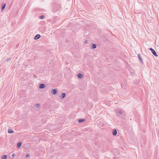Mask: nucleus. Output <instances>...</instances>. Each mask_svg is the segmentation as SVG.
<instances>
[{"label": "nucleus", "mask_w": 159, "mask_h": 159, "mask_svg": "<svg viewBox=\"0 0 159 159\" xmlns=\"http://www.w3.org/2000/svg\"><path fill=\"white\" fill-rule=\"evenodd\" d=\"M61 6L60 5H57L54 6L52 9V11L53 12H56L59 11L61 8Z\"/></svg>", "instance_id": "obj_1"}, {"label": "nucleus", "mask_w": 159, "mask_h": 159, "mask_svg": "<svg viewBox=\"0 0 159 159\" xmlns=\"http://www.w3.org/2000/svg\"><path fill=\"white\" fill-rule=\"evenodd\" d=\"M115 112L116 113H117L119 115H121L122 114V111L120 110V109H115Z\"/></svg>", "instance_id": "obj_2"}, {"label": "nucleus", "mask_w": 159, "mask_h": 159, "mask_svg": "<svg viewBox=\"0 0 159 159\" xmlns=\"http://www.w3.org/2000/svg\"><path fill=\"white\" fill-rule=\"evenodd\" d=\"M149 50L151 51L152 52L154 56L156 57H157L158 56V55L157 54L155 50L152 49V48H149Z\"/></svg>", "instance_id": "obj_3"}, {"label": "nucleus", "mask_w": 159, "mask_h": 159, "mask_svg": "<svg viewBox=\"0 0 159 159\" xmlns=\"http://www.w3.org/2000/svg\"><path fill=\"white\" fill-rule=\"evenodd\" d=\"M57 89H53L52 90L51 93L53 95H56L57 93Z\"/></svg>", "instance_id": "obj_4"}, {"label": "nucleus", "mask_w": 159, "mask_h": 159, "mask_svg": "<svg viewBox=\"0 0 159 159\" xmlns=\"http://www.w3.org/2000/svg\"><path fill=\"white\" fill-rule=\"evenodd\" d=\"M45 84H41L39 85V88L41 89L44 88L45 87Z\"/></svg>", "instance_id": "obj_5"}, {"label": "nucleus", "mask_w": 159, "mask_h": 159, "mask_svg": "<svg viewBox=\"0 0 159 159\" xmlns=\"http://www.w3.org/2000/svg\"><path fill=\"white\" fill-rule=\"evenodd\" d=\"M117 134V131L116 129H114L113 130L112 134L114 136H115Z\"/></svg>", "instance_id": "obj_6"}, {"label": "nucleus", "mask_w": 159, "mask_h": 159, "mask_svg": "<svg viewBox=\"0 0 159 159\" xmlns=\"http://www.w3.org/2000/svg\"><path fill=\"white\" fill-rule=\"evenodd\" d=\"M41 37V36L39 34H36L34 37V39L35 40H37L39 39Z\"/></svg>", "instance_id": "obj_7"}, {"label": "nucleus", "mask_w": 159, "mask_h": 159, "mask_svg": "<svg viewBox=\"0 0 159 159\" xmlns=\"http://www.w3.org/2000/svg\"><path fill=\"white\" fill-rule=\"evenodd\" d=\"M138 58H139V60L140 61V62H141L142 64H143V61L142 60V58L141 57V56L139 54H138Z\"/></svg>", "instance_id": "obj_8"}, {"label": "nucleus", "mask_w": 159, "mask_h": 159, "mask_svg": "<svg viewBox=\"0 0 159 159\" xmlns=\"http://www.w3.org/2000/svg\"><path fill=\"white\" fill-rule=\"evenodd\" d=\"M66 96V94L65 93H62L61 96L60 97L62 99L63 98H64Z\"/></svg>", "instance_id": "obj_9"}, {"label": "nucleus", "mask_w": 159, "mask_h": 159, "mask_svg": "<svg viewBox=\"0 0 159 159\" xmlns=\"http://www.w3.org/2000/svg\"><path fill=\"white\" fill-rule=\"evenodd\" d=\"M83 76V75L81 73H79L77 75V77L80 79H81Z\"/></svg>", "instance_id": "obj_10"}, {"label": "nucleus", "mask_w": 159, "mask_h": 159, "mask_svg": "<svg viewBox=\"0 0 159 159\" xmlns=\"http://www.w3.org/2000/svg\"><path fill=\"white\" fill-rule=\"evenodd\" d=\"M22 144V142H20L18 143L17 145V147L18 148H19L20 147Z\"/></svg>", "instance_id": "obj_11"}, {"label": "nucleus", "mask_w": 159, "mask_h": 159, "mask_svg": "<svg viewBox=\"0 0 159 159\" xmlns=\"http://www.w3.org/2000/svg\"><path fill=\"white\" fill-rule=\"evenodd\" d=\"M97 47V46L96 44L93 43L92 44L91 48L93 49L96 48Z\"/></svg>", "instance_id": "obj_12"}, {"label": "nucleus", "mask_w": 159, "mask_h": 159, "mask_svg": "<svg viewBox=\"0 0 159 159\" xmlns=\"http://www.w3.org/2000/svg\"><path fill=\"white\" fill-rule=\"evenodd\" d=\"M84 120H85L84 119H79L78 120V121L79 123H80L82 122Z\"/></svg>", "instance_id": "obj_13"}, {"label": "nucleus", "mask_w": 159, "mask_h": 159, "mask_svg": "<svg viewBox=\"0 0 159 159\" xmlns=\"http://www.w3.org/2000/svg\"><path fill=\"white\" fill-rule=\"evenodd\" d=\"M6 3H4L2 6V8H1V9H2V11L5 8V7H6Z\"/></svg>", "instance_id": "obj_14"}, {"label": "nucleus", "mask_w": 159, "mask_h": 159, "mask_svg": "<svg viewBox=\"0 0 159 159\" xmlns=\"http://www.w3.org/2000/svg\"><path fill=\"white\" fill-rule=\"evenodd\" d=\"M7 158V156L6 155H4L2 156L1 159H6Z\"/></svg>", "instance_id": "obj_15"}, {"label": "nucleus", "mask_w": 159, "mask_h": 159, "mask_svg": "<svg viewBox=\"0 0 159 159\" xmlns=\"http://www.w3.org/2000/svg\"><path fill=\"white\" fill-rule=\"evenodd\" d=\"M8 132L9 133H13L14 131L11 129H9L8 130Z\"/></svg>", "instance_id": "obj_16"}, {"label": "nucleus", "mask_w": 159, "mask_h": 159, "mask_svg": "<svg viewBox=\"0 0 159 159\" xmlns=\"http://www.w3.org/2000/svg\"><path fill=\"white\" fill-rule=\"evenodd\" d=\"M39 105H40V104L37 103V104H35V105L34 106H35V107H36L37 108L39 107Z\"/></svg>", "instance_id": "obj_17"}, {"label": "nucleus", "mask_w": 159, "mask_h": 159, "mask_svg": "<svg viewBox=\"0 0 159 159\" xmlns=\"http://www.w3.org/2000/svg\"><path fill=\"white\" fill-rule=\"evenodd\" d=\"M44 16L42 15L40 16V18L41 19H43L44 18Z\"/></svg>", "instance_id": "obj_18"}, {"label": "nucleus", "mask_w": 159, "mask_h": 159, "mask_svg": "<svg viewBox=\"0 0 159 159\" xmlns=\"http://www.w3.org/2000/svg\"><path fill=\"white\" fill-rule=\"evenodd\" d=\"M30 156V155L29 154H27L26 156V157H29Z\"/></svg>", "instance_id": "obj_19"}, {"label": "nucleus", "mask_w": 159, "mask_h": 159, "mask_svg": "<svg viewBox=\"0 0 159 159\" xmlns=\"http://www.w3.org/2000/svg\"><path fill=\"white\" fill-rule=\"evenodd\" d=\"M11 59H10V58H8L7 60V61H10L11 60Z\"/></svg>", "instance_id": "obj_20"}, {"label": "nucleus", "mask_w": 159, "mask_h": 159, "mask_svg": "<svg viewBox=\"0 0 159 159\" xmlns=\"http://www.w3.org/2000/svg\"><path fill=\"white\" fill-rule=\"evenodd\" d=\"M33 77L35 78H37V76H36L35 75H33Z\"/></svg>", "instance_id": "obj_21"}, {"label": "nucleus", "mask_w": 159, "mask_h": 159, "mask_svg": "<svg viewBox=\"0 0 159 159\" xmlns=\"http://www.w3.org/2000/svg\"><path fill=\"white\" fill-rule=\"evenodd\" d=\"M85 43H88V41L87 40H85Z\"/></svg>", "instance_id": "obj_22"}, {"label": "nucleus", "mask_w": 159, "mask_h": 159, "mask_svg": "<svg viewBox=\"0 0 159 159\" xmlns=\"http://www.w3.org/2000/svg\"><path fill=\"white\" fill-rule=\"evenodd\" d=\"M15 156V154H13L12 155V157H14Z\"/></svg>", "instance_id": "obj_23"}]
</instances>
